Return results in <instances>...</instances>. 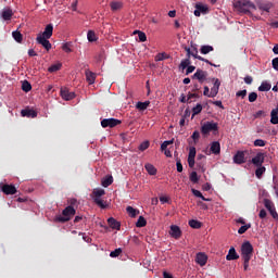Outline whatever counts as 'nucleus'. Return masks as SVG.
<instances>
[{"mask_svg":"<svg viewBox=\"0 0 278 278\" xmlns=\"http://www.w3.org/2000/svg\"><path fill=\"white\" fill-rule=\"evenodd\" d=\"M75 214H76L75 207L66 206L63 210L62 215H58L55 217V222L56 223H68V220H71V218H73V216H75Z\"/></svg>","mask_w":278,"mask_h":278,"instance_id":"f257e3e1","label":"nucleus"},{"mask_svg":"<svg viewBox=\"0 0 278 278\" xmlns=\"http://www.w3.org/2000/svg\"><path fill=\"white\" fill-rule=\"evenodd\" d=\"M235 8H238L239 12L249 14L250 9L255 10V4L249 0H239L236 2Z\"/></svg>","mask_w":278,"mask_h":278,"instance_id":"f03ea898","label":"nucleus"},{"mask_svg":"<svg viewBox=\"0 0 278 278\" xmlns=\"http://www.w3.org/2000/svg\"><path fill=\"white\" fill-rule=\"evenodd\" d=\"M253 257V244L250 241H245L241 245V258L251 260Z\"/></svg>","mask_w":278,"mask_h":278,"instance_id":"7ed1b4c3","label":"nucleus"},{"mask_svg":"<svg viewBox=\"0 0 278 278\" xmlns=\"http://www.w3.org/2000/svg\"><path fill=\"white\" fill-rule=\"evenodd\" d=\"M212 131H218V123L206 122L202 125L201 134H203V136H207Z\"/></svg>","mask_w":278,"mask_h":278,"instance_id":"20e7f679","label":"nucleus"},{"mask_svg":"<svg viewBox=\"0 0 278 278\" xmlns=\"http://www.w3.org/2000/svg\"><path fill=\"white\" fill-rule=\"evenodd\" d=\"M121 123H123L121 119L104 118L101 121V127H103V129H106V127H110V129H113V127H117V125H121Z\"/></svg>","mask_w":278,"mask_h":278,"instance_id":"39448f33","label":"nucleus"},{"mask_svg":"<svg viewBox=\"0 0 278 278\" xmlns=\"http://www.w3.org/2000/svg\"><path fill=\"white\" fill-rule=\"evenodd\" d=\"M263 203L266 210H268L269 214L273 216V218H278L277 210L275 208V203H273V201H270L269 199H264Z\"/></svg>","mask_w":278,"mask_h":278,"instance_id":"423d86ee","label":"nucleus"},{"mask_svg":"<svg viewBox=\"0 0 278 278\" xmlns=\"http://www.w3.org/2000/svg\"><path fill=\"white\" fill-rule=\"evenodd\" d=\"M192 79H198L200 84H203L207 80V72L201 68H198L191 77Z\"/></svg>","mask_w":278,"mask_h":278,"instance_id":"0eeeda50","label":"nucleus"},{"mask_svg":"<svg viewBox=\"0 0 278 278\" xmlns=\"http://www.w3.org/2000/svg\"><path fill=\"white\" fill-rule=\"evenodd\" d=\"M264 160H266V153L258 152L254 157H252L251 163L254 166H264Z\"/></svg>","mask_w":278,"mask_h":278,"instance_id":"6e6552de","label":"nucleus"},{"mask_svg":"<svg viewBox=\"0 0 278 278\" xmlns=\"http://www.w3.org/2000/svg\"><path fill=\"white\" fill-rule=\"evenodd\" d=\"M235 164H245L247 162V151H237L233 155Z\"/></svg>","mask_w":278,"mask_h":278,"instance_id":"1a4fd4ad","label":"nucleus"},{"mask_svg":"<svg viewBox=\"0 0 278 278\" xmlns=\"http://www.w3.org/2000/svg\"><path fill=\"white\" fill-rule=\"evenodd\" d=\"M37 42L38 45H41L46 51H51V41H49V38L42 37V35H38Z\"/></svg>","mask_w":278,"mask_h":278,"instance_id":"9d476101","label":"nucleus"},{"mask_svg":"<svg viewBox=\"0 0 278 278\" xmlns=\"http://www.w3.org/2000/svg\"><path fill=\"white\" fill-rule=\"evenodd\" d=\"M169 236L174 238L175 240H179L181 238V228L177 225H172L169 229Z\"/></svg>","mask_w":278,"mask_h":278,"instance_id":"9b49d317","label":"nucleus"},{"mask_svg":"<svg viewBox=\"0 0 278 278\" xmlns=\"http://www.w3.org/2000/svg\"><path fill=\"white\" fill-rule=\"evenodd\" d=\"M60 94L64 101H73L75 99V92L68 91L66 88H61Z\"/></svg>","mask_w":278,"mask_h":278,"instance_id":"f8f14e48","label":"nucleus"},{"mask_svg":"<svg viewBox=\"0 0 278 278\" xmlns=\"http://www.w3.org/2000/svg\"><path fill=\"white\" fill-rule=\"evenodd\" d=\"M0 188L4 194H16V187L14 185L0 184Z\"/></svg>","mask_w":278,"mask_h":278,"instance_id":"ddd939ff","label":"nucleus"},{"mask_svg":"<svg viewBox=\"0 0 278 278\" xmlns=\"http://www.w3.org/2000/svg\"><path fill=\"white\" fill-rule=\"evenodd\" d=\"M207 12H210L207 5L195 4L194 16H201V14H207Z\"/></svg>","mask_w":278,"mask_h":278,"instance_id":"4468645a","label":"nucleus"},{"mask_svg":"<svg viewBox=\"0 0 278 278\" xmlns=\"http://www.w3.org/2000/svg\"><path fill=\"white\" fill-rule=\"evenodd\" d=\"M185 51L187 52V58H194L195 60H199V50L197 49V47H185Z\"/></svg>","mask_w":278,"mask_h":278,"instance_id":"2eb2a0df","label":"nucleus"},{"mask_svg":"<svg viewBox=\"0 0 278 278\" xmlns=\"http://www.w3.org/2000/svg\"><path fill=\"white\" fill-rule=\"evenodd\" d=\"M21 114L26 118H36V116H38V112L33 109H24L21 111Z\"/></svg>","mask_w":278,"mask_h":278,"instance_id":"dca6fc26","label":"nucleus"},{"mask_svg":"<svg viewBox=\"0 0 278 278\" xmlns=\"http://www.w3.org/2000/svg\"><path fill=\"white\" fill-rule=\"evenodd\" d=\"M195 262L199 264V266H205L207 264V255L205 253H198L195 256Z\"/></svg>","mask_w":278,"mask_h":278,"instance_id":"f3484780","label":"nucleus"},{"mask_svg":"<svg viewBox=\"0 0 278 278\" xmlns=\"http://www.w3.org/2000/svg\"><path fill=\"white\" fill-rule=\"evenodd\" d=\"M226 260L228 262H232L233 260H240V255L236 252V248H230L228 254L226 255Z\"/></svg>","mask_w":278,"mask_h":278,"instance_id":"a211bd4d","label":"nucleus"},{"mask_svg":"<svg viewBox=\"0 0 278 278\" xmlns=\"http://www.w3.org/2000/svg\"><path fill=\"white\" fill-rule=\"evenodd\" d=\"M41 38H51L53 36V24H48L42 34H39Z\"/></svg>","mask_w":278,"mask_h":278,"instance_id":"6ab92c4d","label":"nucleus"},{"mask_svg":"<svg viewBox=\"0 0 278 278\" xmlns=\"http://www.w3.org/2000/svg\"><path fill=\"white\" fill-rule=\"evenodd\" d=\"M210 151H211V153H213V155H220V142L213 141L211 143Z\"/></svg>","mask_w":278,"mask_h":278,"instance_id":"aec40b11","label":"nucleus"},{"mask_svg":"<svg viewBox=\"0 0 278 278\" xmlns=\"http://www.w3.org/2000/svg\"><path fill=\"white\" fill-rule=\"evenodd\" d=\"M1 16L3 21H12V16H14V12H12V9L8 8L2 11Z\"/></svg>","mask_w":278,"mask_h":278,"instance_id":"412c9836","label":"nucleus"},{"mask_svg":"<svg viewBox=\"0 0 278 278\" xmlns=\"http://www.w3.org/2000/svg\"><path fill=\"white\" fill-rule=\"evenodd\" d=\"M108 223L111 229H116L117 231L121 230V223H118L114 217H110Z\"/></svg>","mask_w":278,"mask_h":278,"instance_id":"4be33fe9","label":"nucleus"},{"mask_svg":"<svg viewBox=\"0 0 278 278\" xmlns=\"http://www.w3.org/2000/svg\"><path fill=\"white\" fill-rule=\"evenodd\" d=\"M273 88V85L268 80H264L258 87V92H268Z\"/></svg>","mask_w":278,"mask_h":278,"instance_id":"5701e85b","label":"nucleus"},{"mask_svg":"<svg viewBox=\"0 0 278 278\" xmlns=\"http://www.w3.org/2000/svg\"><path fill=\"white\" fill-rule=\"evenodd\" d=\"M91 199L93 200V203L98 205V207H101V210H105L108 207V205H105V202L101 200V197L91 195Z\"/></svg>","mask_w":278,"mask_h":278,"instance_id":"b1692460","label":"nucleus"},{"mask_svg":"<svg viewBox=\"0 0 278 278\" xmlns=\"http://www.w3.org/2000/svg\"><path fill=\"white\" fill-rule=\"evenodd\" d=\"M270 123L271 125H278V108L271 110Z\"/></svg>","mask_w":278,"mask_h":278,"instance_id":"393cba45","label":"nucleus"},{"mask_svg":"<svg viewBox=\"0 0 278 278\" xmlns=\"http://www.w3.org/2000/svg\"><path fill=\"white\" fill-rule=\"evenodd\" d=\"M85 75H86V79H87L88 84H90V85L94 84V80L97 79V74L87 70L85 72Z\"/></svg>","mask_w":278,"mask_h":278,"instance_id":"a878e982","label":"nucleus"},{"mask_svg":"<svg viewBox=\"0 0 278 278\" xmlns=\"http://www.w3.org/2000/svg\"><path fill=\"white\" fill-rule=\"evenodd\" d=\"M151 105V101H146V102H137L136 103V110H139V112H144L147 108Z\"/></svg>","mask_w":278,"mask_h":278,"instance_id":"bb28decb","label":"nucleus"},{"mask_svg":"<svg viewBox=\"0 0 278 278\" xmlns=\"http://www.w3.org/2000/svg\"><path fill=\"white\" fill-rule=\"evenodd\" d=\"M264 173H266V167L264 165L256 166L255 176L257 179H261L263 177Z\"/></svg>","mask_w":278,"mask_h":278,"instance_id":"cd10ccee","label":"nucleus"},{"mask_svg":"<svg viewBox=\"0 0 278 278\" xmlns=\"http://www.w3.org/2000/svg\"><path fill=\"white\" fill-rule=\"evenodd\" d=\"M112 184H114V178L112 176L105 177L101 181V186H103V188H109Z\"/></svg>","mask_w":278,"mask_h":278,"instance_id":"c85d7f7f","label":"nucleus"},{"mask_svg":"<svg viewBox=\"0 0 278 278\" xmlns=\"http://www.w3.org/2000/svg\"><path fill=\"white\" fill-rule=\"evenodd\" d=\"M126 212L129 215L130 218H136L137 214H140V211L134 208V206H127Z\"/></svg>","mask_w":278,"mask_h":278,"instance_id":"c756f323","label":"nucleus"},{"mask_svg":"<svg viewBox=\"0 0 278 278\" xmlns=\"http://www.w3.org/2000/svg\"><path fill=\"white\" fill-rule=\"evenodd\" d=\"M144 168L150 175H157V169L155 168V166H153V164L148 163L144 165Z\"/></svg>","mask_w":278,"mask_h":278,"instance_id":"7c9ffc66","label":"nucleus"},{"mask_svg":"<svg viewBox=\"0 0 278 278\" xmlns=\"http://www.w3.org/2000/svg\"><path fill=\"white\" fill-rule=\"evenodd\" d=\"M87 39L89 42H97V40H99V37H97V34L93 30H89L87 33Z\"/></svg>","mask_w":278,"mask_h":278,"instance_id":"2f4dec72","label":"nucleus"},{"mask_svg":"<svg viewBox=\"0 0 278 278\" xmlns=\"http://www.w3.org/2000/svg\"><path fill=\"white\" fill-rule=\"evenodd\" d=\"M103 195H105V189L96 188L91 192V197H103Z\"/></svg>","mask_w":278,"mask_h":278,"instance_id":"473e14b6","label":"nucleus"},{"mask_svg":"<svg viewBox=\"0 0 278 278\" xmlns=\"http://www.w3.org/2000/svg\"><path fill=\"white\" fill-rule=\"evenodd\" d=\"M211 51H214V47L212 46H202L200 49L202 55H207V53H211Z\"/></svg>","mask_w":278,"mask_h":278,"instance_id":"72a5a7b5","label":"nucleus"},{"mask_svg":"<svg viewBox=\"0 0 278 278\" xmlns=\"http://www.w3.org/2000/svg\"><path fill=\"white\" fill-rule=\"evenodd\" d=\"M12 37L14 38V40H15L16 42H23V34H21V31L14 30V31L12 33Z\"/></svg>","mask_w":278,"mask_h":278,"instance_id":"f704fd0d","label":"nucleus"},{"mask_svg":"<svg viewBox=\"0 0 278 278\" xmlns=\"http://www.w3.org/2000/svg\"><path fill=\"white\" fill-rule=\"evenodd\" d=\"M203 112V105L198 103L193 109H192V117L197 116L198 114H201Z\"/></svg>","mask_w":278,"mask_h":278,"instance_id":"c9c22d12","label":"nucleus"},{"mask_svg":"<svg viewBox=\"0 0 278 278\" xmlns=\"http://www.w3.org/2000/svg\"><path fill=\"white\" fill-rule=\"evenodd\" d=\"M191 64L190 62V58L187 56V59L182 60L179 64V68H181L182 71H186V68H188V66Z\"/></svg>","mask_w":278,"mask_h":278,"instance_id":"e433bc0d","label":"nucleus"},{"mask_svg":"<svg viewBox=\"0 0 278 278\" xmlns=\"http://www.w3.org/2000/svg\"><path fill=\"white\" fill-rule=\"evenodd\" d=\"M61 68H62V63H56V64L51 65L48 68V72L49 73H58V71H60Z\"/></svg>","mask_w":278,"mask_h":278,"instance_id":"4c0bfd02","label":"nucleus"},{"mask_svg":"<svg viewBox=\"0 0 278 278\" xmlns=\"http://www.w3.org/2000/svg\"><path fill=\"white\" fill-rule=\"evenodd\" d=\"M189 227H191L192 229H201V222L197 219H191L189 220Z\"/></svg>","mask_w":278,"mask_h":278,"instance_id":"58836bf2","label":"nucleus"},{"mask_svg":"<svg viewBox=\"0 0 278 278\" xmlns=\"http://www.w3.org/2000/svg\"><path fill=\"white\" fill-rule=\"evenodd\" d=\"M155 62H163V60H168V54L165 52L157 53L154 58Z\"/></svg>","mask_w":278,"mask_h":278,"instance_id":"ea45409f","label":"nucleus"},{"mask_svg":"<svg viewBox=\"0 0 278 278\" xmlns=\"http://www.w3.org/2000/svg\"><path fill=\"white\" fill-rule=\"evenodd\" d=\"M136 227H147V219L143 216H139Z\"/></svg>","mask_w":278,"mask_h":278,"instance_id":"a19ab883","label":"nucleus"},{"mask_svg":"<svg viewBox=\"0 0 278 278\" xmlns=\"http://www.w3.org/2000/svg\"><path fill=\"white\" fill-rule=\"evenodd\" d=\"M249 229H251V224H245L238 229V233L242 236V233H247Z\"/></svg>","mask_w":278,"mask_h":278,"instance_id":"79ce46f5","label":"nucleus"},{"mask_svg":"<svg viewBox=\"0 0 278 278\" xmlns=\"http://www.w3.org/2000/svg\"><path fill=\"white\" fill-rule=\"evenodd\" d=\"M121 8H123V2H111V10H113V12H116V10H121Z\"/></svg>","mask_w":278,"mask_h":278,"instance_id":"37998d69","label":"nucleus"},{"mask_svg":"<svg viewBox=\"0 0 278 278\" xmlns=\"http://www.w3.org/2000/svg\"><path fill=\"white\" fill-rule=\"evenodd\" d=\"M189 179L192 181V184H199V174H197V172H192Z\"/></svg>","mask_w":278,"mask_h":278,"instance_id":"c03bdc74","label":"nucleus"},{"mask_svg":"<svg viewBox=\"0 0 278 278\" xmlns=\"http://www.w3.org/2000/svg\"><path fill=\"white\" fill-rule=\"evenodd\" d=\"M22 90L24 92H29L31 90V84H29V81L25 80L23 84H22Z\"/></svg>","mask_w":278,"mask_h":278,"instance_id":"a18cd8bd","label":"nucleus"},{"mask_svg":"<svg viewBox=\"0 0 278 278\" xmlns=\"http://www.w3.org/2000/svg\"><path fill=\"white\" fill-rule=\"evenodd\" d=\"M121 253H123V249L117 248L110 253V257H118V255H121Z\"/></svg>","mask_w":278,"mask_h":278,"instance_id":"49530a36","label":"nucleus"},{"mask_svg":"<svg viewBox=\"0 0 278 278\" xmlns=\"http://www.w3.org/2000/svg\"><path fill=\"white\" fill-rule=\"evenodd\" d=\"M255 101H257V92H250L249 93V102L255 103Z\"/></svg>","mask_w":278,"mask_h":278,"instance_id":"de8ad7c7","label":"nucleus"},{"mask_svg":"<svg viewBox=\"0 0 278 278\" xmlns=\"http://www.w3.org/2000/svg\"><path fill=\"white\" fill-rule=\"evenodd\" d=\"M201 160H203V162H205L206 157L203 154H198L197 156V165L201 168V166H203V163H201Z\"/></svg>","mask_w":278,"mask_h":278,"instance_id":"09e8293b","label":"nucleus"},{"mask_svg":"<svg viewBox=\"0 0 278 278\" xmlns=\"http://www.w3.org/2000/svg\"><path fill=\"white\" fill-rule=\"evenodd\" d=\"M62 49L65 51V53H73V49H71V43L70 42H65L62 46Z\"/></svg>","mask_w":278,"mask_h":278,"instance_id":"8fccbe9b","label":"nucleus"},{"mask_svg":"<svg viewBox=\"0 0 278 278\" xmlns=\"http://www.w3.org/2000/svg\"><path fill=\"white\" fill-rule=\"evenodd\" d=\"M150 143L149 141H143L142 143H140L139 146V151H147V149H149Z\"/></svg>","mask_w":278,"mask_h":278,"instance_id":"3c124183","label":"nucleus"},{"mask_svg":"<svg viewBox=\"0 0 278 278\" xmlns=\"http://www.w3.org/2000/svg\"><path fill=\"white\" fill-rule=\"evenodd\" d=\"M176 168L178 173H184V165L181 164V160L177 159Z\"/></svg>","mask_w":278,"mask_h":278,"instance_id":"603ef678","label":"nucleus"},{"mask_svg":"<svg viewBox=\"0 0 278 278\" xmlns=\"http://www.w3.org/2000/svg\"><path fill=\"white\" fill-rule=\"evenodd\" d=\"M198 60H200V62H205L206 64H210V66H214L215 68L217 66L216 64L212 63L210 60H207L201 55L198 56Z\"/></svg>","mask_w":278,"mask_h":278,"instance_id":"864d4df0","label":"nucleus"},{"mask_svg":"<svg viewBox=\"0 0 278 278\" xmlns=\"http://www.w3.org/2000/svg\"><path fill=\"white\" fill-rule=\"evenodd\" d=\"M254 147H266V141L263 139H256L254 141Z\"/></svg>","mask_w":278,"mask_h":278,"instance_id":"5fc2aeb1","label":"nucleus"},{"mask_svg":"<svg viewBox=\"0 0 278 278\" xmlns=\"http://www.w3.org/2000/svg\"><path fill=\"white\" fill-rule=\"evenodd\" d=\"M191 138L192 140H194V142H199V138H201V132H199V130H194Z\"/></svg>","mask_w":278,"mask_h":278,"instance_id":"6e6d98bb","label":"nucleus"},{"mask_svg":"<svg viewBox=\"0 0 278 278\" xmlns=\"http://www.w3.org/2000/svg\"><path fill=\"white\" fill-rule=\"evenodd\" d=\"M139 42H147V34L144 31L138 33Z\"/></svg>","mask_w":278,"mask_h":278,"instance_id":"4d7b16f0","label":"nucleus"},{"mask_svg":"<svg viewBox=\"0 0 278 278\" xmlns=\"http://www.w3.org/2000/svg\"><path fill=\"white\" fill-rule=\"evenodd\" d=\"M218 90H219L218 88L212 87L208 97L212 98V99H214V97H216V94H218Z\"/></svg>","mask_w":278,"mask_h":278,"instance_id":"13d9d810","label":"nucleus"},{"mask_svg":"<svg viewBox=\"0 0 278 278\" xmlns=\"http://www.w3.org/2000/svg\"><path fill=\"white\" fill-rule=\"evenodd\" d=\"M188 157H197V148L191 147V148L189 149Z\"/></svg>","mask_w":278,"mask_h":278,"instance_id":"bf43d9fd","label":"nucleus"},{"mask_svg":"<svg viewBox=\"0 0 278 278\" xmlns=\"http://www.w3.org/2000/svg\"><path fill=\"white\" fill-rule=\"evenodd\" d=\"M243 261V270H249V264L251 262V258H242Z\"/></svg>","mask_w":278,"mask_h":278,"instance_id":"052dcab7","label":"nucleus"},{"mask_svg":"<svg viewBox=\"0 0 278 278\" xmlns=\"http://www.w3.org/2000/svg\"><path fill=\"white\" fill-rule=\"evenodd\" d=\"M194 156H188V165H189V168H194Z\"/></svg>","mask_w":278,"mask_h":278,"instance_id":"680f3d73","label":"nucleus"},{"mask_svg":"<svg viewBox=\"0 0 278 278\" xmlns=\"http://www.w3.org/2000/svg\"><path fill=\"white\" fill-rule=\"evenodd\" d=\"M197 71V67L194 65L187 66L186 75H190V73H194Z\"/></svg>","mask_w":278,"mask_h":278,"instance_id":"e2e57ef3","label":"nucleus"},{"mask_svg":"<svg viewBox=\"0 0 278 278\" xmlns=\"http://www.w3.org/2000/svg\"><path fill=\"white\" fill-rule=\"evenodd\" d=\"M243 79L244 84H247L248 86H251V84H253V76H245Z\"/></svg>","mask_w":278,"mask_h":278,"instance_id":"0e129e2a","label":"nucleus"},{"mask_svg":"<svg viewBox=\"0 0 278 278\" xmlns=\"http://www.w3.org/2000/svg\"><path fill=\"white\" fill-rule=\"evenodd\" d=\"M236 97H241V99H244V97H247V89L238 91Z\"/></svg>","mask_w":278,"mask_h":278,"instance_id":"69168bd1","label":"nucleus"},{"mask_svg":"<svg viewBox=\"0 0 278 278\" xmlns=\"http://www.w3.org/2000/svg\"><path fill=\"white\" fill-rule=\"evenodd\" d=\"M262 116H266V112H264V111H257V112L254 114V118H262Z\"/></svg>","mask_w":278,"mask_h":278,"instance_id":"338daca9","label":"nucleus"},{"mask_svg":"<svg viewBox=\"0 0 278 278\" xmlns=\"http://www.w3.org/2000/svg\"><path fill=\"white\" fill-rule=\"evenodd\" d=\"M271 66L275 71H278V58L273 59Z\"/></svg>","mask_w":278,"mask_h":278,"instance_id":"774afa93","label":"nucleus"}]
</instances>
